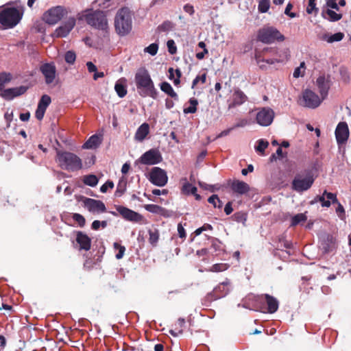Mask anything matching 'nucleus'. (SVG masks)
Returning a JSON list of instances; mask_svg holds the SVG:
<instances>
[{
    "label": "nucleus",
    "mask_w": 351,
    "mask_h": 351,
    "mask_svg": "<svg viewBox=\"0 0 351 351\" xmlns=\"http://www.w3.org/2000/svg\"><path fill=\"white\" fill-rule=\"evenodd\" d=\"M135 83L138 93L141 97L156 99L158 92L147 70L141 69L137 71L135 75Z\"/></svg>",
    "instance_id": "obj_1"
},
{
    "label": "nucleus",
    "mask_w": 351,
    "mask_h": 351,
    "mask_svg": "<svg viewBox=\"0 0 351 351\" xmlns=\"http://www.w3.org/2000/svg\"><path fill=\"white\" fill-rule=\"evenodd\" d=\"M56 161L63 170L77 171L82 169V159L74 153L56 149Z\"/></svg>",
    "instance_id": "obj_2"
},
{
    "label": "nucleus",
    "mask_w": 351,
    "mask_h": 351,
    "mask_svg": "<svg viewBox=\"0 0 351 351\" xmlns=\"http://www.w3.org/2000/svg\"><path fill=\"white\" fill-rule=\"evenodd\" d=\"M114 29L121 36L128 35L132 29V13L126 7L120 8L114 17Z\"/></svg>",
    "instance_id": "obj_3"
},
{
    "label": "nucleus",
    "mask_w": 351,
    "mask_h": 351,
    "mask_svg": "<svg viewBox=\"0 0 351 351\" xmlns=\"http://www.w3.org/2000/svg\"><path fill=\"white\" fill-rule=\"evenodd\" d=\"M23 10L14 7L3 8L0 12V23L4 29L14 27L21 20Z\"/></svg>",
    "instance_id": "obj_4"
},
{
    "label": "nucleus",
    "mask_w": 351,
    "mask_h": 351,
    "mask_svg": "<svg viewBox=\"0 0 351 351\" xmlns=\"http://www.w3.org/2000/svg\"><path fill=\"white\" fill-rule=\"evenodd\" d=\"M82 16L87 24L93 27L101 30L108 28V19L104 11L86 10Z\"/></svg>",
    "instance_id": "obj_5"
},
{
    "label": "nucleus",
    "mask_w": 351,
    "mask_h": 351,
    "mask_svg": "<svg viewBox=\"0 0 351 351\" xmlns=\"http://www.w3.org/2000/svg\"><path fill=\"white\" fill-rule=\"evenodd\" d=\"M257 39L263 43L270 44L275 41H284L285 38L276 27L266 25L258 31Z\"/></svg>",
    "instance_id": "obj_6"
},
{
    "label": "nucleus",
    "mask_w": 351,
    "mask_h": 351,
    "mask_svg": "<svg viewBox=\"0 0 351 351\" xmlns=\"http://www.w3.org/2000/svg\"><path fill=\"white\" fill-rule=\"evenodd\" d=\"M314 182V178L311 171H305V173L295 175L291 183L292 189L297 192H303L309 189Z\"/></svg>",
    "instance_id": "obj_7"
},
{
    "label": "nucleus",
    "mask_w": 351,
    "mask_h": 351,
    "mask_svg": "<svg viewBox=\"0 0 351 351\" xmlns=\"http://www.w3.org/2000/svg\"><path fill=\"white\" fill-rule=\"evenodd\" d=\"M114 208L117 212L110 211V213L113 216L121 215L125 220L133 223H140L143 221V217L138 213L132 210L127 207L121 205H115Z\"/></svg>",
    "instance_id": "obj_8"
},
{
    "label": "nucleus",
    "mask_w": 351,
    "mask_h": 351,
    "mask_svg": "<svg viewBox=\"0 0 351 351\" xmlns=\"http://www.w3.org/2000/svg\"><path fill=\"white\" fill-rule=\"evenodd\" d=\"M66 14V9L60 5L55 6L43 14V20L49 25H54L60 21L62 17Z\"/></svg>",
    "instance_id": "obj_9"
},
{
    "label": "nucleus",
    "mask_w": 351,
    "mask_h": 351,
    "mask_svg": "<svg viewBox=\"0 0 351 351\" xmlns=\"http://www.w3.org/2000/svg\"><path fill=\"white\" fill-rule=\"evenodd\" d=\"M322 100V98L320 99L313 90L306 89L302 93V99L300 104L304 107L314 109L321 104Z\"/></svg>",
    "instance_id": "obj_10"
},
{
    "label": "nucleus",
    "mask_w": 351,
    "mask_h": 351,
    "mask_svg": "<svg viewBox=\"0 0 351 351\" xmlns=\"http://www.w3.org/2000/svg\"><path fill=\"white\" fill-rule=\"evenodd\" d=\"M149 181L158 186H164L168 181L166 171L158 167H153L149 173Z\"/></svg>",
    "instance_id": "obj_11"
},
{
    "label": "nucleus",
    "mask_w": 351,
    "mask_h": 351,
    "mask_svg": "<svg viewBox=\"0 0 351 351\" xmlns=\"http://www.w3.org/2000/svg\"><path fill=\"white\" fill-rule=\"evenodd\" d=\"M162 160V155L158 149H151L145 152L140 158V162L146 165H156Z\"/></svg>",
    "instance_id": "obj_12"
},
{
    "label": "nucleus",
    "mask_w": 351,
    "mask_h": 351,
    "mask_svg": "<svg viewBox=\"0 0 351 351\" xmlns=\"http://www.w3.org/2000/svg\"><path fill=\"white\" fill-rule=\"evenodd\" d=\"M83 199L84 206L92 213H103L106 212V207L103 202L95 199L86 197H82Z\"/></svg>",
    "instance_id": "obj_13"
},
{
    "label": "nucleus",
    "mask_w": 351,
    "mask_h": 351,
    "mask_svg": "<svg viewBox=\"0 0 351 351\" xmlns=\"http://www.w3.org/2000/svg\"><path fill=\"white\" fill-rule=\"evenodd\" d=\"M274 112L270 108H263L256 117V122L262 126H268L271 124L274 118Z\"/></svg>",
    "instance_id": "obj_14"
},
{
    "label": "nucleus",
    "mask_w": 351,
    "mask_h": 351,
    "mask_svg": "<svg viewBox=\"0 0 351 351\" xmlns=\"http://www.w3.org/2000/svg\"><path fill=\"white\" fill-rule=\"evenodd\" d=\"M230 282L228 280L220 283L208 295V299L210 301H213L225 297L230 291Z\"/></svg>",
    "instance_id": "obj_15"
},
{
    "label": "nucleus",
    "mask_w": 351,
    "mask_h": 351,
    "mask_svg": "<svg viewBox=\"0 0 351 351\" xmlns=\"http://www.w3.org/2000/svg\"><path fill=\"white\" fill-rule=\"evenodd\" d=\"M335 138L339 145L346 143L349 138V128L346 122H339L335 129Z\"/></svg>",
    "instance_id": "obj_16"
},
{
    "label": "nucleus",
    "mask_w": 351,
    "mask_h": 351,
    "mask_svg": "<svg viewBox=\"0 0 351 351\" xmlns=\"http://www.w3.org/2000/svg\"><path fill=\"white\" fill-rule=\"evenodd\" d=\"M40 71L45 77V81L47 84H51L55 78L56 68L53 63H45L40 66Z\"/></svg>",
    "instance_id": "obj_17"
},
{
    "label": "nucleus",
    "mask_w": 351,
    "mask_h": 351,
    "mask_svg": "<svg viewBox=\"0 0 351 351\" xmlns=\"http://www.w3.org/2000/svg\"><path fill=\"white\" fill-rule=\"evenodd\" d=\"M75 25V19L70 18L64 23L63 25L60 26L56 30V35L57 37L63 38L66 37Z\"/></svg>",
    "instance_id": "obj_18"
},
{
    "label": "nucleus",
    "mask_w": 351,
    "mask_h": 351,
    "mask_svg": "<svg viewBox=\"0 0 351 351\" xmlns=\"http://www.w3.org/2000/svg\"><path fill=\"white\" fill-rule=\"evenodd\" d=\"M76 242L80 245V250L88 251L91 247V239L84 232L77 231L76 232Z\"/></svg>",
    "instance_id": "obj_19"
},
{
    "label": "nucleus",
    "mask_w": 351,
    "mask_h": 351,
    "mask_svg": "<svg viewBox=\"0 0 351 351\" xmlns=\"http://www.w3.org/2000/svg\"><path fill=\"white\" fill-rule=\"evenodd\" d=\"M27 90V88L24 86H21L16 88H11L5 89L3 91L2 97L5 99L10 100L14 97L20 96L24 94Z\"/></svg>",
    "instance_id": "obj_20"
},
{
    "label": "nucleus",
    "mask_w": 351,
    "mask_h": 351,
    "mask_svg": "<svg viewBox=\"0 0 351 351\" xmlns=\"http://www.w3.org/2000/svg\"><path fill=\"white\" fill-rule=\"evenodd\" d=\"M247 96L240 89H237L232 94V101L228 104V108H234L245 102Z\"/></svg>",
    "instance_id": "obj_21"
},
{
    "label": "nucleus",
    "mask_w": 351,
    "mask_h": 351,
    "mask_svg": "<svg viewBox=\"0 0 351 351\" xmlns=\"http://www.w3.org/2000/svg\"><path fill=\"white\" fill-rule=\"evenodd\" d=\"M230 187L234 192L241 195L245 194L250 191V186L246 182L238 180H234Z\"/></svg>",
    "instance_id": "obj_22"
},
{
    "label": "nucleus",
    "mask_w": 351,
    "mask_h": 351,
    "mask_svg": "<svg viewBox=\"0 0 351 351\" xmlns=\"http://www.w3.org/2000/svg\"><path fill=\"white\" fill-rule=\"evenodd\" d=\"M322 99H324L328 95L329 83L324 75L319 76L316 81Z\"/></svg>",
    "instance_id": "obj_23"
},
{
    "label": "nucleus",
    "mask_w": 351,
    "mask_h": 351,
    "mask_svg": "<svg viewBox=\"0 0 351 351\" xmlns=\"http://www.w3.org/2000/svg\"><path fill=\"white\" fill-rule=\"evenodd\" d=\"M264 298L267 305V311L269 313H274L277 311L278 308V302L273 296L269 294H264L261 296Z\"/></svg>",
    "instance_id": "obj_24"
},
{
    "label": "nucleus",
    "mask_w": 351,
    "mask_h": 351,
    "mask_svg": "<svg viewBox=\"0 0 351 351\" xmlns=\"http://www.w3.org/2000/svg\"><path fill=\"white\" fill-rule=\"evenodd\" d=\"M149 132V125L144 123L139 126L135 134V139L138 141H143Z\"/></svg>",
    "instance_id": "obj_25"
},
{
    "label": "nucleus",
    "mask_w": 351,
    "mask_h": 351,
    "mask_svg": "<svg viewBox=\"0 0 351 351\" xmlns=\"http://www.w3.org/2000/svg\"><path fill=\"white\" fill-rule=\"evenodd\" d=\"M101 143V138L98 135L94 134L86 141V142L83 145L82 147L84 149H95Z\"/></svg>",
    "instance_id": "obj_26"
},
{
    "label": "nucleus",
    "mask_w": 351,
    "mask_h": 351,
    "mask_svg": "<svg viewBox=\"0 0 351 351\" xmlns=\"http://www.w3.org/2000/svg\"><path fill=\"white\" fill-rule=\"evenodd\" d=\"M160 87L162 91L165 93L167 95L170 96L175 100H178V95L174 91L171 84L167 82H163L160 84Z\"/></svg>",
    "instance_id": "obj_27"
},
{
    "label": "nucleus",
    "mask_w": 351,
    "mask_h": 351,
    "mask_svg": "<svg viewBox=\"0 0 351 351\" xmlns=\"http://www.w3.org/2000/svg\"><path fill=\"white\" fill-rule=\"evenodd\" d=\"M144 208H145L146 210L150 213L158 214L163 216L166 215L167 210L158 205L146 204L144 206Z\"/></svg>",
    "instance_id": "obj_28"
},
{
    "label": "nucleus",
    "mask_w": 351,
    "mask_h": 351,
    "mask_svg": "<svg viewBox=\"0 0 351 351\" xmlns=\"http://www.w3.org/2000/svg\"><path fill=\"white\" fill-rule=\"evenodd\" d=\"M127 188V181L124 178H121L119 180L117 189L114 192V196L116 197H121L125 192Z\"/></svg>",
    "instance_id": "obj_29"
},
{
    "label": "nucleus",
    "mask_w": 351,
    "mask_h": 351,
    "mask_svg": "<svg viewBox=\"0 0 351 351\" xmlns=\"http://www.w3.org/2000/svg\"><path fill=\"white\" fill-rule=\"evenodd\" d=\"M343 37L344 34L342 32H338L330 36L328 34H324L322 36V40H326L329 43H332L334 42L341 41L343 38Z\"/></svg>",
    "instance_id": "obj_30"
},
{
    "label": "nucleus",
    "mask_w": 351,
    "mask_h": 351,
    "mask_svg": "<svg viewBox=\"0 0 351 351\" xmlns=\"http://www.w3.org/2000/svg\"><path fill=\"white\" fill-rule=\"evenodd\" d=\"M114 89L118 96L121 98L124 97L127 95L126 86L121 80L115 84Z\"/></svg>",
    "instance_id": "obj_31"
},
{
    "label": "nucleus",
    "mask_w": 351,
    "mask_h": 351,
    "mask_svg": "<svg viewBox=\"0 0 351 351\" xmlns=\"http://www.w3.org/2000/svg\"><path fill=\"white\" fill-rule=\"evenodd\" d=\"M189 103L190 104V106L188 108H185L183 110L184 114H193L197 112V106L198 105V101L197 99L192 97L189 100Z\"/></svg>",
    "instance_id": "obj_32"
},
{
    "label": "nucleus",
    "mask_w": 351,
    "mask_h": 351,
    "mask_svg": "<svg viewBox=\"0 0 351 351\" xmlns=\"http://www.w3.org/2000/svg\"><path fill=\"white\" fill-rule=\"evenodd\" d=\"M148 233L149 243L154 247L156 246L160 236L159 231L157 229H154V230H149Z\"/></svg>",
    "instance_id": "obj_33"
},
{
    "label": "nucleus",
    "mask_w": 351,
    "mask_h": 351,
    "mask_svg": "<svg viewBox=\"0 0 351 351\" xmlns=\"http://www.w3.org/2000/svg\"><path fill=\"white\" fill-rule=\"evenodd\" d=\"M83 182L90 186H95L98 183V178L96 176L90 174L85 176L83 179Z\"/></svg>",
    "instance_id": "obj_34"
},
{
    "label": "nucleus",
    "mask_w": 351,
    "mask_h": 351,
    "mask_svg": "<svg viewBox=\"0 0 351 351\" xmlns=\"http://www.w3.org/2000/svg\"><path fill=\"white\" fill-rule=\"evenodd\" d=\"M197 187L193 186L191 184L186 182L182 187V192L186 195H194L197 193Z\"/></svg>",
    "instance_id": "obj_35"
},
{
    "label": "nucleus",
    "mask_w": 351,
    "mask_h": 351,
    "mask_svg": "<svg viewBox=\"0 0 351 351\" xmlns=\"http://www.w3.org/2000/svg\"><path fill=\"white\" fill-rule=\"evenodd\" d=\"M64 60L69 64H73L76 60V53L73 50L67 51L64 56Z\"/></svg>",
    "instance_id": "obj_36"
},
{
    "label": "nucleus",
    "mask_w": 351,
    "mask_h": 351,
    "mask_svg": "<svg viewBox=\"0 0 351 351\" xmlns=\"http://www.w3.org/2000/svg\"><path fill=\"white\" fill-rule=\"evenodd\" d=\"M326 14L328 16V20L332 22L338 21L342 19L341 14H337L335 11L328 9Z\"/></svg>",
    "instance_id": "obj_37"
},
{
    "label": "nucleus",
    "mask_w": 351,
    "mask_h": 351,
    "mask_svg": "<svg viewBox=\"0 0 351 351\" xmlns=\"http://www.w3.org/2000/svg\"><path fill=\"white\" fill-rule=\"evenodd\" d=\"M233 220L238 223H244L247 220V214L244 212H237L232 216Z\"/></svg>",
    "instance_id": "obj_38"
},
{
    "label": "nucleus",
    "mask_w": 351,
    "mask_h": 351,
    "mask_svg": "<svg viewBox=\"0 0 351 351\" xmlns=\"http://www.w3.org/2000/svg\"><path fill=\"white\" fill-rule=\"evenodd\" d=\"M51 102V97L47 95H43L38 102V106H40L43 108L47 110V108L49 106Z\"/></svg>",
    "instance_id": "obj_39"
},
{
    "label": "nucleus",
    "mask_w": 351,
    "mask_h": 351,
    "mask_svg": "<svg viewBox=\"0 0 351 351\" xmlns=\"http://www.w3.org/2000/svg\"><path fill=\"white\" fill-rule=\"evenodd\" d=\"M306 220V217L303 213H299L293 216L291 219V226H295L300 223L302 221H305Z\"/></svg>",
    "instance_id": "obj_40"
},
{
    "label": "nucleus",
    "mask_w": 351,
    "mask_h": 351,
    "mask_svg": "<svg viewBox=\"0 0 351 351\" xmlns=\"http://www.w3.org/2000/svg\"><path fill=\"white\" fill-rule=\"evenodd\" d=\"M208 202L212 204L215 208H221L223 206L222 202L219 199L217 195H211L208 199Z\"/></svg>",
    "instance_id": "obj_41"
},
{
    "label": "nucleus",
    "mask_w": 351,
    "mask_h": 351,
    "mask_svg": "<svg viewBox=\"0 0 351 351\" xmlns=\"http://www.w3.org/2000/svg\"><path fill=\"white\" fill-rule=\"evenodd\" d=\"M173 28V24L169 21H166L160 25L157 29L159 32H169L172 30Z\"/></svg>",
    "instance_id": "obj_42"
},
{
    "label": "nucleus",
    "mask_w": 351,
    "mask_h": 351,
    "mask_svg": "<svg viewBox=\"0 0 351 351\" xmlns=\"http://www.w3.org/2000/svg\"><path fill=\"white\" fill-rule=\"evenodd\" d=\"M269 6V0H260L258 3V11L261 13H265L268 11Z\"/></svg>",
    "instance_id": "obj_43"
},
{
    "label": "nucleus",
    "mask_w": 351,
    "mask_h": 351,
    "mask_svg": "<svg viewBox=\"0 0 351 351\" xmlns=\"http://www.w3.org/2000/svg\"><path fill=\"white\" fill-rule=\"evenodd\" d=\"M228 268V265L226 263H217L212 266L210 269V271L213 272H219L223 271Z\"/></svg>",
    "instance_id": "obj_44"
},
{
    "label": "nucleus",
    "mask_w": 351,
    "mask_h": 351,
    "mask_svg": "<svg viewBox=\"0 0 351 351\" xmlns=\"http://www.w3.org/2000/svg\"><path fill=\"white\" fill-rule=\"evenodd\" d=\"M158 50V45L157 43H152L144 49L145 53H148L152 56H155Z\"/></svg>",
    "instance_id": "obj_45"
},
{
    "label": "nucleus",
    "mask_w": 351,
    "mask_h": 351,
    "mask_svg": "<svg viewBox=\"0 0 351 351\" xmlns=\"http://www.w3.org/2000/svg\"><path fill=\"white\" fill-rule=\"evenodd\" d=\"M72 218L80 227H84L85 226L86 219L82 215L79 213H74L73 214Z\"/></svg>",
    "instance_id": "obj_46"
},
{
    "label": "nucleus",
    "mask_w": 351,
    "mask_h": 351,
    "mask_svg": "<svg viewBox=\"0 0 351 351\" xmlns=\"http://www.w3.org/2000/svg\"><path fill=\"white\" fill-rule=\"evenodd\" d=\"M113 245L115 249L119 250V252L116 254V258L117 259L122 258L125 251V247L118 243H114Z\"/></svg>",
    "instance_id": "obj_47"
},
{
    "label": "nucleus",
    "mask_w": 351,
    "mask_h": 351,
    "mask_svg": "<svg viewBox=\"0 0 351 351\" xmlns=\"http://www.w3.org/2000/svg\"><path fill=\"white\" fill-rule=\"evenodd\" d=\"M268 145L269 143L267 141L261 139L258 141V145L255 149L257 152L263 153Z\"/></svg>",
    "instance_id": "obj_48"
},
{
    "label": "nucleus",
    "mask_w": 351,
    "mask_h": 351,
    "mask_svg": "<svg viewBox=\"0 0 351 351\" xmlns=\"http://www.w3.org/2000/svg\"><path fill=\"white\" fill-rule=\"evenodd\" d=\"M206 73H203L202 75L196 76V77L193 80V81L192 82L191 88H194L199 82H201L202 84H204L206 82Z\"/></svg>",
    "instance_id": "obj_49"
},
{
    "label": "nucleus",
    "mask_w": 351,
    "mask_h": 351,
    "mask_svg": "<svg viewBox=\"0 0 351 351\" xmlns=\"http://www.w3.org/2000/svg\"><path fill=\"white\" fill-rule=\"evenodd\" d=\"M168 51L170 54L173 55L177 52V47L173 40H169L167 43Z\"/></svg>",
    "instance_id": "obj_50"
},
{
    "label": "nucleus",
    "mask_w": 351,
    "mask_h": 351,
    "mask_svg": "<svg viewBox=\"0 0 351 351\" xmlns=\"http://www.w3.org/2000/svg\"><path fill=\"white\" fill-rule=\"evenodd\" d=\"M11 74L7 73H0V86H3L5 83H7L11 80Z\"/></svg>",
    "instance_id": "obj_51"
},
{
    "label": "nucleus",
    "mask_w": 351,
    "mask_h": 351,
    "mask_svg": "<svg viewBox=\"0 0 351 351\" xmlns=\"http://www.w3.org/2000/svg\"><path fill=\"white\" fill-rule=\"evenodd\" d=\"M316 0H308V5L306 8V12L308 14H312L314 11L317 12L318 9L316 8Z\"/></svg>",
    "instance_id": "obj_52"
},
{
    "label": "nucleus",
    "mask_w": 351,
    "mask_h": 351,
    "mask_svg": "<svg viewBox=\"0 0 351 351\" xmlns=\"http://www.w3.org/2000/svg\"><path fill=\"white\" fill-rule=\"evenodd\" d=\"M114 187V182L111 180H108L100 188V191L101 193H106L108 191V189H113Z\"/></svg>",
    "instance_id": "obj_53"
},
{
    "label": "nucleus",
    "mask_w": 351,
    "mask_h": 351,
    "mask_svg": "<svg viewBox=\"0 0 351 351\" xmlns=\"http://www.w3.org/2000/svg\"><path fill=\"white\" fill-rule=\"evenodd\" d=\"M46 110L40 106H38L36 110L35 116L36 119L39 121L43 119Z\"/></svg>",
    "instance_id": "obj_54"
},
{
    "label": "nucleus",
    "mask_w": 351,
    "mask_h": 351,
    "mask_svg": "<svg viewBox=\"0 0 351 351\" xmlns=\"http://www.w3.org/2000/svg\"><path fill=\"white\" fill-rule=\"evenodd\" d=\"M324 195H326V197L330 202L331 200L332 202V203H338V199H337L335 194L327 192L326 191H324Z\"/></svg>",
    "instance_id": "obj_55"
},
{
    "label": "nucleus",
    "mask_w": 351,
    "mask_h": 351,
    "mask_svg": "<svg viewBox=\"0 0 351 351\" xmlns=\"http://www.w3.org/2000/svg\"><path fill=\"white\" fill-rule=\"evenodd\" d=\"M336 212L339 217L341 219H343L345 217V210L343 208V206L338 202V206L336 209Z\"/></svg>",
    "instance_id": "obj_56"
},
{
    "label": "nucleus",
    "mask_w": 351,
    "mask_h": 351,
    "mask_svg": "<svg viewBox=\"0 0 351 351\" xmlns=\"http://www.w3.org/2000/svg\"><path fill=\"white\" fill-rule=\"evenodd\" d=\"M293 8V5L291 3H289L287 5V7L285 8V14L286 15H288L289 16H290L291 18H294L296 16V14L294 12H291V10Z\"/></svg>",
    "instance_id": "obj_57"
},
{
    "label": "nucleus",
    "mask_w": 351,
    "mask_h": 351,
    "mask_svg": "<svg viewBox=\"0 0 351 351\" xmlns=\"http://www.w3.org/2000/svg\"><path fill=\"white\" fill-rule=\"evenodd\" d=\"M178 235L182 239H185L186 237V231L181 223L178 225Z\"/></svg>",
    "instance_id": "obj_58"
},
{
    "label": "nucleus",
    "mask_w": 351,
    "mask_h": 351,
    "mask_svg": "<svg viewBox=\"0 0 351 351\" xmlns=\"http://www.w3.org/2000/svg\"><path fill=\"white\" fill-rule=\"evenodd\" d=\"M265 55H263V51H255V59L256 60L257 64H260L262 62V60L264 59L263 57Z\"/></svg>",
    "instance_id": "obj_59"
},
{
    "label": "nucleus",
    "mask_w": 351,
    "mask_h": 351,
    "mask_svg": "<svg viewBox=\"0 0 351 351\" xmlns=\"http://www.w3.org/2000/svg\"><path fill=\"white\" fill-rule=\"evenodd\" d=\"M319 201L321 202L322 206L324 207H329L330 206V202L329 200H326V195H322V196L317 197Z\"/></svg>",
    "instance_id": "obj_60"
},
{
    "label": "nucleus",
    "mask_w": 351,
    "mask_h": 351,
    "mask_svg": "<svg viewBox=\"0 0 351 351\" xmlns=\"http://www.w3.org/2000/svg\"><path fill=\"white\" fill-rule=\"evenodd\" d=\"M262 51H263V55H265V56H267V54L269 53L271 54H273V55L277 53V49L276 48H272V47H265Z\"/></svg>",
    "instance_id": "obj_61"
},
{
    "label": "nucleus",
    "mask_w": 351,
    "mask_h": 351,
    "mask_svg": "<svg viewBox=\"0 0 351 351\" xmlns=\"http://www.w3.org/2000/svg\"><path fill=\"white\" fill-rule=\"evenodd\" d=\"M262 51H263V55H265V56H267V54L269 53L271 54H273V55L277 53V49L276 48H272V47H265Z\"/></svg>",
    "instance_id": "obj_62"
},
{
    "label": "nucleus",
    "mask_w": 351,
    "mask_h": 351,
    "mask_svg": "<svg viewBox=\"0 0 351 351\" xmlns=\"http://www.w3.org/2000/svg\"><path fill=\"white\" fill-rule=\"evenodd\" d=\"M184 10L190 15H193L195 12L193 6L189 3H187L184 6Z\"/></svg>",
    "instance_id": "obj_63"
},
{
    "label": "nucleus",
    "mask_w": 351,
    "mask_h": 351,
    "mask_svg": "<svg viewBox=\"0 0 351 351\" xmlns=\"http://www.w3.org/2000/svg\"><path fill=\"white\" fill-rule=\"evenodd\" d=\"M326 5L328 7L335 9L336 10H339L338 4L333 0H327Z\"/></svg>",
    "instance_id": "obj_64"
}]
</instances>
